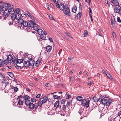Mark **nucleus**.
Masks as SVG:
<instances>
[{
	"instance_id": "1",
	"label": "nucleus",
	"mask_w": 121,
	"mask_h": 121,
	"mask_svg": "<svg viewBox=\"0 0 121 121\" xmlns=\"http://www.w3.org/2000/svg\"><path fill=\"white\" fill-rule=\"evenodd\" d=\"M20 19L18 22V25L19 26H21L23 27H27L26 29L28 31V30H30V29L31 28L30 22L32 20L26 21H24L23 19Z\"/></svg>"
},
{
	"instance_id": "2",
	"label": "nucleus",
	"mask_w": 121,
	"mask_h": 121,
	"mask_svg": "<svg viewBox=\"0 0 121 121\" xmlns=\"http://www.w3.org/2000/svg\"><path fill=\"white\" fill-rule=\"evenodd\" d=\"M31 28L30 30H28V32L31 31L32 33H35L39 28V26L36 24L33 21L30 22Z\"/></svg>"
},
{
	"instance_id": "3",
	"label": "nucleus",
	"mask_w": 121,
	"mask_h": 121,
	"mask_svg": "<svg viewBox=\"0 0 121 121\" xmlns=\"http://www.w3.org/2000/svg\"><path fill=\"white\" fill-rule=\"evenodd\" d=\"M90 100L86 99H83L82 102V105L85 106L86 108L89 107V102Z\"/></svg>"
},
{
	"instance_id": "4",
	"label": "nucleus",
	"mask_w": 121,
	"mask_h": 121,
	"mask_svg": "<svg viewBox=\"0 0 121 121\" xmlns=\"http://www.w3.org/2000/svg\"><path fill=\"white\" fill-rule=\"evenodd\" d=\"M25 103L27 106H28L31 109H34V104L32 103H31L30 100H25Z\"/></svg>"
},
{
	"instance_id": "5",
	"label": "nucleus",
	"mask_w": 121,
	"mask_h": 121,
	"mask_svg": "<svg viewBox=\"0 0 121 121\" xmlns=\"http://www.w3.org/2000/svg\"><path fill=\"white\" fill-rule=\"evenodd\" d=\"M42 97H41L40 99V100L38 102V103H35V104H34V109H37L38 107V106L41 107L43 104L42 103V101L41 100L42 99V98H41Z\"/></svg>"
},
{
	"instance_id": "6",
	"label": "nucleus",
	"mask_w": 121,
	"mask_h": 121,
	"mask_svg": "<svg viewBox=\"0 0 121 121\" xmlns=\"http://www.w3.org/2000/svg\"><path fill=\"white\" fill-rule=\"evenodd\" d=\"M65 9V10L63 11L64 13L68 16H71V15L70 13V11L69 8L66 6Z\"/></svg>"
},
{
	"instance_id": "7",
	"label": "nucleus",
	"mask_w": 121,
	"mask_h": 121,
	"mask_svg": "<svg viewBox=\"0 0 121 121\" xmlns=\"http://www.w3.org/2000/svg\"><path fill=\"white\" fill-rule=\"evenodd\" d=\"M121 10V7L119 5H115V7L114 9V12L116 13H119Z\"/></svg>"
},
{
	"instance_id": "8",
	"label": "nucleus",
	"mask_w": 121,
	"mask_h": 121,
	"mask_svg": "<svg viewBox=\"0 0 121 121\" xmlns=\"http://www.w3.org/2000/svg\"><path fill=\"white\" fill-rule=\"evenodd\" d=\"M106 103V105L108 106H109L111 104V103L112 102V99H108L107 100Z\"/></svg>"
},
{
	"instance_id": "9",
	"label": "nucleus",
	"mask_w": 121,
	"mask_h": 121,
	"mask_svg": "<svg viewBox=\"0 0 121 121\" xmlns=\"http://www.w3.org/2000/svg\"><path fill=\"white\" fill-rule=\"evenodd\" d=\"M72 100H68L67 101V104L66 105V107L68 108H70V105H71V102Z\"/></svg>"
},
{
	"instance_id": "10",
	"label": "nucleus",
	"mask_w": 121,
	"mask_h": 121,
	"mask_svg": "<svg viewBox=\"0 0 121 121\" xmlns=\"http://www.w3.org/2000/svg\"><path fill=\"white\" fill-rule=\"evenodd\" d=\"M111 3H112L113 5L114 4L115 5H118L119 4L118 0H111Z\"/></svg>"
},
{
	"instance_id": "11",
	"label": "nucleus",
	"mask_w": 121,
	"mask_h": 121,
	"mask_svg": "<svg viewBox=\"0 0 121 121\" xmlns=\"http://www.w3.org/2000/svg\"><path fill=\"white\" fill-rule=\"evenodd\" d=\"M29 61L28 60H25L24 62V65L26 67H28L30 65Z\"/></svg>"
},
{
	"instance_id": "12",
	"label": "nucleus",
	"mask_w": 121,
	"mask_h": 121,
	"mask_svg": "<svg viewBox=\"0 0 121 121\" xmlns=\"http://www.w3.org/2000/svg\"><path fill=\"white\" fill-rule=\"evenodd\" d=\"M60 8L59 9L63 11H64V9L66 7V6H65L62 3H60Z\"/></svg>"
},
{
	"instance_id": "13",
	"label": "nucleus",
	"mask_w": 121,
	"mask_h": 121,
	"mask_svg": "<svg viewBox=\"0 0 121 121\" xmlns=\"http://www.w3.org/2000/svg\"><path fill=\"white\" fill-rule=\"evenodd\" d=\"M8 12L9 13L11 14H13L14 10L12 8H9L8 9Z\"/></svg>"
},
{
	"instance_id": "14",
	"label": "nucleus",
	"mask_w": 121,
	"mask_h": 121,
	"mask_svg": "<svg viewBox=\"0 0 121 121\" xmlns=\"http://www.w3.org/2000/svg\"><path fill=\"white\" fill-rule=\"evenodd\" d=\"M38 34L40 35H42L43 34V31L41 29H40L39 28L38 29V30L37 31Z\"/></svg>"
},
{
	"instance_id": "15",
	"label": "nucleus",
	"mask_w": 121,
	"mask_h": 121,
	"mask_svg": "<svg viewBox=\"0 0 121 121\" xmlns=\"http://www.w3.org/2000/svg\"><path fill=\"white\" fill-rule=\"evenodd\" d=\"M52 47L51 46H48L46 47V50L48 52H50L52 50Z\"/></svg>"
},
{
	"instance_id": "16",
	"label": "nucleus",
	"mask_w": 121,
	"mask_h": 121,
	"mask_svg": "<svg viewBox=\"0 0 121 121\" xmlns=\"http://www.w3.org/2000/svg\"><path fill=\"white\" fill-rule=\"evenodd\" d=\"M41 98L43 99L42 101V103H45L48 100V97L46 96H44L43 97H42Z\"/></svg>"
},
{
	"instance_id": "17",
	"label": "nucleus",
	"mask_w": 121,
	"mask_h": 121,
	"mask_svg": "<svg viewBox=\"0 0 121 121\" xmlns=\"http://www.w3.org/2000/svg\"><path fill=\"white\" fill-rule=\"evenodd\" d=\"M7 10H7L6 9H5V10L4 11V14L5 16H8L9 15V13L8 12Z\"/></svg>"
},
{
	"instance_id": "18",
	"label": "nucleus",
	"mask_w": 121,
	"mask_h": 121,
	"mask_svg": "<svg viewBox=\"0 0 121 121\" xmlns=\"http://www.w3.org/2000/svg\"><path fill=\"white\" fill-rule=\"evenodd\" d=\"M82 15V13L81 12H79L75 16V18L78 19V18L80 19Z\"/></svg>"
},
{
	"instance_id": "19",
	"label": "nucleus",
	"mask_w": 121,
	"mask_h": 121,
	"mask_svg": "<svg viewBox=\"0 0 121 121\" xmlns=\"http://www.w3.org/2000/svg\"><path fill=\"white\" fill-rule=\"evenodd\" d=\"M9 5H10V4L6 3H4L3 5V6L4 7L5 9H6L7 8V7H9Z\"/></svg>"
},
{
	"instance_id": "20",
	"label": "nucleus",
	"mask_w": 121,
	"mask_h": 121,
	"mask_svg": "<svg viewBox=\"0 0 121 121\" xmlns=\"http://www.w3.org/2000/svg\"><path fill=\"white\" fill-rule=\"evenodd\" d=\"M41 61L40 60H37L36 61V63L35 64V66L37 67H38L39 66Z\"/></svg>"
},
{
	"instance_id": "21",
	"label": "nucleus",
	"mask_w": 121,
	"mask_h": 121,
	"mask_svg": "<svg viewBox=\"0 0 121 121\" xmlns=\"http://www.w3.org/2000/svg\"><path fill=\"white\" fill-rule=\"evenodd\" d=\"M7 60L8 61H11L13 59L11 55H9L7 57Z\"/></svg>"
},
{
	"instance_id": "22",
	"label": "nucleus",
	"mask_w": 121,
	"mask_h": 121,
	"mask_svg": "<svg viewBox=\"0 0 121 121\" xmlns=\"http://www.w3.org/2000/svg\"><path fill=\"white\" fill-rule=\"evenodd\" d=\"M107 100L106 99L102 97L101 104L104 105H106V102H107Z\"/></svg>"
},
{
	"instance_id": "23",
	"label": "nucleus",
	"mask_w": 121,
	"mask_h": 121,
	"mask_svg": "<svg viewBox=\"0 0 121 121\" xmlns=\"http://www.w3.org/2000/svg\"><path fill=\"white\" fill-rule=\"evenodd\" d=\"M24 99L25 100H29L30 99V97L27 95H25L23 97Z\"/></svg>"
},
{
	"instance_id": "24",
	"label": "nucleus",
	"mask_w": 121,
	"mask_h": 121,
	"mask_svg": "<svg viewBox=\"0 0 121 121\" xmlns=\"http://www.w3.org/2000/svg\"><path fill=\"white\" fill-rule=\"evenodd\" d=\"M59 101H56L54 104V107L57 108L59 106Z\"/></svg>"
},
{
	"instance_id": "25",
	"label": "nucleus",
	"mask_w": 121,
	"mask_h": 121,
	"mask_svg": "<svg viewBox=\"0 0 121 121\" xmlns=\"http://www.w3.org/2000/svg\"><path fill=\"white\" fill-rule=\"evenodd\" d=\"M77 100L81 101H82V97L81 96H78L77 97Z\"/></svg>"
},
{
	"instance_id": "26",
	"label": "nucleus",
	"mask_w": 121,
	"mask_h": 121,
	"mask_svg": "<svg viewBox=\"0 0 121 121\" xmlns=\"http://www.w3.org/2000/svg\"><path fill=\"white\" fill-rule=\"evenodd\" d=\"M13 15L14 16H15L14 18H15V19H16L17 20L18 22L19 21V19H20V18L19 17H17V14H15L13 12Z\"/></svg>"
},
{
	"instance_id": "27",
	"label": "nucleus",
	"mask_w": 121,
	"mask_h": 121,
	"mask_svg": "<svg viewBox=\"0 0 121 121\" xmlns=\"http://www.w3.org/2000/svg\"><path fill=\"white\" fill-rule=\"evenodd\" d=\"M77 7L76 6H74L73 8H72V11L73 13L76 12L77 11Z\"/></svg>"
},
{
	"instance_id": "28",
	"label": "nucleus",
	"mask_w": 121,
	"mask_h": 121,
	"mask_svg": "<svg viewBox=\"0 0 121 121\" xmlns=\"http://www.w3.org/2000/svg\"><path fill=\"white\" fill-rule=\"evenodd\" d=\"M23 102L21 100H19L18 102V104L19 105H23Z\"/></svg>"
},
{
	"instance_id": "29",
	"label": "nucleus",
	"mask_w": 121,
	"mask_h": 121,
	"mask_svg": "<svg viewBox=\"0 0 121 121\" xmlns=\"http://www.w3.org/2000/svg\"><path fill=\"white\" fill-rule=\"evenodd\" d=\"M94 101L96 103H97L98 98L94 96L93 98Z\"/></svg>"
},
{
	"instance_id": "30",
	"label": "nucleus",
	"mask_w": 121,
	"mask_h": 121,
	"mask_svg": "<svg viewBox=\"0 0 121 121\" xmlns=\"http://www.w3.org/2000/svg\"><path fill=\"white\" fill-rule=\"evenodd\" d=\"M84 36L86 37L88 35V31L87 30H85L84 32Z\"/></svg>"
},
{
	"instance_id": "31",
	"label": "nucleus",
	"mask_w": 121,
	"mask_h": 121,
	"mask_svg": "<svg viewBox=\"0 0 121 121\" xmlns=\"http://www.w3.org/2000/svg\"><path fill=\"white\" fill-rule=\"evenodd\" d=\"M65 34L69 37L71 38H72L73 39V37L71 36L72 35H71L70 33L68 32H66V33H65Z\"/></svg>"
},
{
	"instance_id": "32",
	"label": "nucleus",
	"mask_w": 121,
	"mask_h": 121,
	"mask_svg": "<svg viewBox=\"0 0 121 121\" xmlns=\"http://www.w3.org/2000/svg\"><path fill=\"white\" fill-rule=\"evenodd\" d=\"M17 63H22L23 60L22 59H18L17 61Z\"/></svg>"
},
{
	"instance_id": "33",
	"label": "nucleus",
	"mask_w": 121,
	"mask_h": 121,
	"mask_svg": "<svg viewBox=\"0 0 121 121\" xmlns=\"http://www.w3.org/2000/svg\"><path fill=\"white\" fill-rule=\"evenodd\" d=\"M3 60L0 59V67H2L3 66Z\"/></svg>"
},
{
	"instance_id": "34",
	"label": "nucleus",
	"mask_w": 121,
	"mask_h": 121,
	"mask_svg": "<svg viewBox=\"0 0 121 121\" xmlns=\"http://www.w3.org/2000/svg\"><path fill=\"white\" fill-rule=\"evenodd\" d=\"M66 107L65 105H63V107H62L61 108V110H63V112H64V111L65 110V108H66Z\"/></svg>"
},
{
	"instance_id": "35",
	"label": "nucleus",
	"mask_w": 121,
	"mask_h": 121,
	"mask_svg": "<svg viewBox=\"0 0 121 121\" xmlns=\"http://www.w3.org/2000/svg\"><path fill=\"white\" fill-rule=\"evenodd\" d=\"M20 10V9L17 8L15 10L16 13L17 14H18Z\"/></svg>"
},
{
	"instance_id": "36",
	"label": "nucleus",
	"mask_w": 121,
	"mask_h": 121,
	"mask_svg": "<svg viewBox=\"0 0 121 121\" xmlns=\"http://www.w3.org/2000/svg\"><path fill=\"white\" fill-rule=\"evenodd\" d=\"M29 62L30 64V65L32 66H33L34 65L35 61H34V62H33V61H31V62Z\"/></svg>"
},
{
	"instance_id": "37",
	"label": "nucleus",
	"mask_w": 121,
	"mask_h": 121,
	"mask_svg": "<svg viewBox=\"0 0 121 121\" xmlns=\"http://www.w3.org/2000/svg\"><path fill=\"white\" fill-rule=\"evenodd\" d=\"M53 97L55 99H59L60 98V96H58L57 95H54Z\"/></svg>"
},
{
	"instance_id": "38",
	"label": "nucleus",
	"mask_w": 121,
	"mask_h": 121,
	"mask_svg": "<svg viewBox=\"0 0 121 121\" xmlns=\"http://www.w3.org/2000/svg\"><path fill=\"white\" fill-rule=\"evenodd\" d=\"M8 75L11 77H12L13 76V74L11 72H8Z\"/></svg>"
},
{
	"instance_id": "39",
	"label": "nucleus",
	"mask_w": 121,
	"mask_h": 121,
	"mask_svg": "<svg viewBox=\"0 0 121 121\" xmlns=\"http://www.w3.org/2000/svg\"><path fill=\"white\" fill-rule=\"evenodd\" d=\"M5 8L3 6H0V11H3L4 10Z\"/></svg>"
},
{
	"instance_id": "40",
	"label": "nucleus",
	"mask_w": 121,
	"mask_h": 121,
	"mask_svg": "<svg viewBox=\"0 0 121 121\" xmlns=\"http://www.w3.org/2000/svg\"><path fill=\"white\" fill-rule=\"evenodd\" d=\"M31 102H35L37 101L34 98H31Z\"/></svg>"
},
{
	"instance_id": "41",
	"label": "nucleus",
	"mask_w": 121,
	"mask_h": 121,
	"mask_svg": "<svg viewBox=\"0 0 121 121\" xmlns=\"http://www.w3.org/2000/svg\"><path fill=\"white\" fill-rule=\"evenodd\" d=\"M102 96L104 98H109V96L107 94L103 95Z\"/></svg>"
},
{
	"instance_id": "42",
	"label": "nucleus",
	"mask_w": 121,
	"mask_h": 121,
	"mask_svg": "<svg viewBox=\"0 0 121 121\" xmlns=\"http://www.w3.org/2000/svg\"><path fill=\"white\" fill-rule=\"evenodd\" d=\"M18 89V88L17 87H13V90L15 92H16Z\"/></svg>"
},
{
	"instance_id": "43",
	"label": "nucleus",
	"mask_w": 121,
	"mask_h": 121,
	"mask_svg": "<svg viewBox=\"0 0 121 121\" xmlns=\"http://www.w3.org/2000/svg\"><path fill=\"white\" fill-rule=\"evenodd\" d=\"M15 67L17 69H21L23 67L18 66V65H16L15 66Z\"/></svg>"
},
{
	"instance_id": "44",
	"label": "nucleus",
	"mask_w": 121,
	"mask_h": 121,
	"mask_svg": "<svg viewBox=\"0 0 121 121\" xmlns=\"http://www.w3.org/2000/svg\"><path fill=\"white\" fill-rule=\"evenodd\" d=\"M102 97H100L99 99L98 98V102H100V104H101Z\"/></svg>"
},
{
	"instance_id": "45",
	"label": "nucleus",
	"mask_w": 121,
	"mask_h": 121,
	"mask_svg": "<svg viewBox=\"0 0 121 121\" xmlns=\"http://www.w3.org/2000/svg\"><path fill=\"white\" fill-rule=\"evenodd\" d=\"M25 13L27 14L29 16L31 14L27 10L25 11Z\"/></svg>"
},
{
	"instance_id": "46",
	"label": "nucleus",
	"mask_w": 121,
	"mask_h": 121,
	"mask_svg": "<svg viewBox=\"0 0 121 121\" xmlns=\"http://www.w3.org/2000/svg\"><path fill=\"white\" fill-rule=\"evenodd\" d=\"M89 14H90V13L91 14L92 13V10L91 9V6H89Z\"/></svg>"
},
{
	"instance_id": "47",
	"label": "nucleus",
	"mask_w": 121,
	"mask_h": 121,
	"mask_svg": "<svg viewBox=\"0 0 121 121\" xmlns=\"http://www.w3.org/2000/svg\"><path fill=\"white\" fill-rule=\"evenodd\" d=\"M49 18L52 20H55L54 18L50 14L49 15Z\"/></svg>"
},
{
	"instance_id": "48",
	"label": "nucleus",
	"mask_w": 121,
	"mask_h": 121,
	"mask_svg": "<svg viewBox=\"0 0 121 121\" xmlns=\"http://www.w3.org/2000/svg\"><path fill=\"white\" fill-rule=\"evenodd\" d=\"M41 35V37L40 38L42 40H45L46 39H45L44 38V36H43V34L42 35Z\"/></svg>"
},
{
	"instance_id": "49",
	"label": "nucleus",
	"mask_w": 121,
	"mask_h": 121,
	"mask_svg": "<svg viewBox=\"0 0 121 121\" xmlns=\"http://www.w3.org/2000/svg\"><path fill=\"white\" fill-rule=\"evenodd\" d=\"M22 97L23 96L22 95H20L18 96L17 99H18L20 100V99H22Z\"/></svg>"
},
{
	"instance_id": "50",
	"label": "nucleus",
	"mask_w": 121,
	"mask_h": 121,
	"mask_svg": "<svg viewBox=\"0 0 121 121\" xmlns=\"http://www.w3.org/2000/svg\"><path fill=\"white\" fill-rule=\"evenodd\" d=\"M17 61L16 58L14 59L13 61L14 65H16L17 64Z\"/></svg>"
},
{
	"instance_id": "51",
	"label": "nucleus",
	"mask_w": 121,
	"mask_h": 121,
	"mask_svg": "<svg viewBox=\"0 0 121 121\" xmlns=\"http://www.w3.org/2000/svg\"><path fill=\"white\" fill-rule=\"evenodd\" d=\"M0 77L2 78H4L5 77V75L3 73H0Z\"/></svg>"
},
{
	"instance_id": "52",
	"label": "nucleus",
	"mask_w": 121,
	"mask_h": 121,
	"mask_svg": "<svg viewBox=\"0 0 121 121\" xmlns=\"http://www.w3.org/2000/svg\"><path fill=\"white\" fill-rule=\"evenodd\" d=\"M21 16L22 18V17H26V15L25 14L23 13L22 14Z\"/></svg>"
},
{
	"instance_id": "53",
	"label": "nucleus",
	"mask_w": 121,
	"mask_h": 121,
	"mask_svg": "<svg viewBox=\"0 0 121 121\" xmlns=\"http://www.w3.org/2000/svg\"><path fill=\"white\" fill-rule=\"evenodd\" d=\"M117 21L119 22H121V20H120V18L118 17L117 18Z\"/></svg>"
},
{
	"instance_id": "54",
	"label": "nucleus",
	"mask_w": 121,
	"mask_h": 121,
	"mask_svg": "<svg viewBox=\"0 0 121 121\" xmlns=\"http://www.w3.org/2000/svg\"><path fill=\"white\" fill-rule=\"evenodd\" d=\"M94 83V82L92 81L88 83V84L89 86H91V85L93 84Z\"/></svg>"
},
{
	"instance_id": "55",
	"label": "nucleus",
	"mask_w": 121,
	"mask_h": 121,
	"mask_svg": "<svg viewBox=\"0 0 121 121\" xmlns=\"http://www.w3.org/2000/svg\"><path fill=\"white\" fill-rule=\"evenodd\" d=\"M56 3V7L58 8H59L60 9V4L58 3Z\"/></svg>"
},
{
	"instance_id": "56",
	"label": "nucleus",
	"mask_w": 121,
	"mask_h": 121,
	"mask_svg": "<svg viewBox=\"0 0 121 121\" xmlns=\"http://www.w3.org/2000/svg\"><path fill=\"white\" fill-rule=\"evenodd\" d=\"M17 17H19V18H20V19H19V20L20 19H20H22V17H21V15L20 14H19V13L18 14H17Z\"/></svg>"
},
{
	"instance_id": "57",
	"label": "nucleus",
	"mask_w": 121,
	"mask_h": 121,
	"mask_svg": "<svg viewBox=\"0 0 121 121\" xmlns=\"http://www.w3.org/2000/svg\"><path fill=\"white\" fill-rule=\"evenodd\" d=\"M46 7H47V9L49 10H50V8H49V5L47 4H46Z\"/></svg>"
},
{
	"instance_id": "58",
	"label": "nucleus",
	"mask_w": 121,
	"mask_h": 121,
	"mask_svg": "<svg viewBox=\"0 0 121 121\" xmlns=\"http://www.w3.org/2000/svg\"><path fill=\"white\" fill-rule=\"evenodd\" d=\"M111 24L112 25L113 24H115V21L114 20H113L112 19H111Z\"/></svg>"
},
{
	"instance_id": "59",
	"label": "nucleus",
	"mask_w": 121,
	"mask_h": 121,
	"mask_svg": "<svg viewBox=\"0 0 121 121\" xmlns=\"http://www.w3.org/2000/svg\"><path fill=\"white\" fill-rule=\"evenodd\" d=\"M48 100V101L50 102H52V99L51 98H49Z\"/></svg>"
},
{
	"instance_id": "60",
	"label": "nucleus",
	"mask_w": 121,
	"mask_h": 121,
	"mask_svg": "<svg viewBox=\"0 0 121 121\" xmlns=\"http://www.w3.org/2000/svg\"><path fill=\"white\" fill-rule=\"evenodd\" d=\"M29 60H30V61L29 62H31V61H33L34 62V60L33 59H32V58H28Z\"/></svg>"
},
{
	"instance_id": "61",
	"label": "nucleus",
	"mask_w": 121,
	"mask_h": 121,
	"mask_svg": "<svg viewBox=\"0 0 121 121\" xmlns=\"http://www.w3.org/2000/svg\"><path fill=\"white\" fill-rule=\"evenodd\" d=\"M108 78L111 80H113V79L112 77L110 75Z\"/></svg>"
},
{
	"instance_id": "62",
	"label": "nucleus",
	"mask_w": 121,
	"mask_h": 121,
	"mask_svg": "<svg viewBox=\"0 0 121 121\" xmlns=\"http://www.w3.org/2000/svg\"><path fill=\"white\" fill-rule=\"evenodd\" d=\"M82 109H80L78 111V113H79L80 115L81 114H82Z\"/></svg>"
},
{
	"instance_id": "63",
	"label": "nucleus",
	"mask_w": 121,
	"mask_h": 121,
	"mask_svg": "<svg viewBox=\"0 0 121 121\" xmlns=\"http://www.w3.org/2000/svg\"><path fill=\"white\" fill-rule=\"evenodd\" d=\"M50 7H51L53 9L54 8V6L53 5L52 3H50Z\"/></svg>"
},
{
	"instance_id": "64",
	"label": "nucleus",
	"mask_w": 121,
	"mask_h": 121,
	"mask_svg": "<svg viewBox=\"0 0 121 121\" xmlns=\"http://www.w3.org/2000/svg\"><path fill=\"white\" fill-rule=\"evenodd\" d=\"M65 102V101L64 99H63L61 101V103L62 104H63Z\"/></svg>"
}]
</instances>
